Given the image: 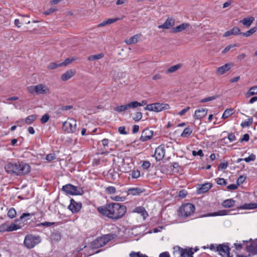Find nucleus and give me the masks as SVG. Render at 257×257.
Masks as SVG:
<instances>
[{"mask_svg": "<svg viewBox=\"0 0 257 257\" xmlns=\"http://www.w3.org/2000/svg\"><path fill=\"white\" fill-rule=\"evenodd\" d=\"M97 210L102 215L116 220L124 215L126 211V207L118 203H110L104 206L98 207Z\"/></svg>", "mask_w": 257, "mask_h": 257, "instance_id": "nucleus-1", "label": "nucleus"}, {"mask_svg": "<svg viewBox=\"0 0 257 257\" xmlns=\"http://www.w3.org/2000/svg\"><path fill=\"white\" fill-rule=\"evenodd\" d=\"M195 209L194 205L190 203L182 204L178 210V214L180 216L186 218L193 213Z\"/></svg>", "mask_w": 257, "mask_h": 257, "instance_id": "nucleus-2", "label": "nucleus"}, {"mask_svg": "<svg viewBox=\"0 0 257 257\" xmlns=\"http://www.w3.org/2000/svg\"><path fill=\"white\" fill-rule=\"evenodd\" d=\"M41 241V238L39 235L30 234L25 236L24 244L28 248H32Z\"/></svg>", "mask_w": 257, "mask_h": 257, "instance_id": "nucleus-3", "label": "nucleus"}, {"mask_svg": "<svg viewBox=\"0 0 257 257\" xmlns=\"http://www.w3.org/2000/svg\"><path fill=\"white\" fill-rule=\"evenodd\" d=\"M170 108V106L167 103H155L147 105L145 109L155 112H160Z\"/></svg>", "mask_w": 257, "mask_h": 257, "instance_id": "nucleus-4", "label": "nucleus"}, {"mask_svg": "<svg viewBox=\"0 0 257 257\" xmlns=\"http://www.w3.org/2000/svg\"><path fill=\"white\" fill-rule=\"evenodd\" d=\"M76 120L73 118H68L63 123L62 128L68 133H75L76 132Z\"/></svg>", "mask_w": 257, "mask_h": 257, "instance_id": "nucleus-5", "label": "nucleus"}, {"mask_svg": "<svg viewBox=\"0 0 257 257\" xmlns=\"http://www.w3.org/2000/svg\"><path fill=\"white\" fill-rule=\"evenodd\" d=\"M62 190L70 195H82L84 192L82 189H78L76 186H73L71 184H68L63 186Z\"/></svg>", "mask_w": 257, "mask_h": 257, "instance_id": "nucleus-6", "label": "nucleus"}, {"mask_svg": "<svg viewBox=\"0 0 257 257\" xmlns=\"http://www.w3.org/2000/svg\"><path fill=\"white\" fill-rule=\"evenodd\" d=\"M142 104L136 101H132L127 104L125 105H122L120 106H117V107H115L114 110L115 111L118 112H121L122 111H124L126 110H127L128 108H136L138 106H141Z\"/></svg>", "mask_w": 257, "mask_h": 257, "instance_id": "nucleus-7", "label": "nucleus"}, {"mask_svg": "<svg viewBox=\"0 0 257 257\" xmlns=\"http://www.w3.org/2000/svg\"><path fill=\"white\" fill-rule=\"evenodd\" d=\"M17 175H24L28 174L31 171V167L28 164L21 162L18 163Z\"/></svg>", "mask_w": 257, "mask_h": 257, "instance_id": "nucleus-8", "label": "nucleus"}, {"mask_svg": "<svg viewBox=\"0 0 257 257\" xmlns=\"http://www.w3.org/2000/svg\"><path fill=\"white\" fill-rule=\"evenodd\" d=\"M174 249H177L174 250V253H178L180 254V257H193L192 254L194 253V251L192 250V248L183 249L180 247H176L174 248Z\"/></svg>", "mask_w": 257, "mask_h": 257, "instance_id": "nucleus-9", "label": "nucleus"}, {"mask_svg": "<svg viewBox=\"0 0 257 257\" xmlns=\"http://www.w3.org/2000/svg\"><path fill=\"white\" fill-rule=\"evenodd\" d=\"M230 248L228 246L224 244H219L216 246V250L222 256H229Z\"/></svg>", "mask_w": 257, "mask_h": 257, "instance_id": "nucleus-10", "label": "nucleus"}, {"mask_svg": "<svg viewBox=\"0 0 257 257\" xmlns=\"http://www.w3.org/2000/svg\"><path fill=\"white\" fill-rule=\"evenodd\" d=\"M154 134V132L149 128H145L143 130L140 140L142 142H146L150 140Z\"/></svg>", "mask_w": 257, "mask_h": 257, "instance_id": "nucleus-11", "label": "nucleus"}, {"mask_svg": "<svg viewBox=\"0 0 257 257\" xmlns=\"http://www.w3.org/2000/svg\"><path fill=\"white\" fill-rule=\"evenodd\" d=\"M36 94H49L51 93L50 89L45 85L39 84L36 85Z\"/></svg>", "mask_w": 257, "mask_h": 257, "instance_id": "nucleus-12", "label": "nucleus"}, {"mask_svg": "<svg viewBox=\"0 0 257 257\" xmlns=\"http://www.w3.org/2000/svg\"><path fill=\"white\" fill-rule=\"evenodd\" d=\"M82 207L81 202H76L74 200L71 199L70 204L68 206V208L73 212H78Z\"/></svg>", "mask_w": 257, "mask_h": 257, "instance_id": "nucleus-13", "label": "nucleus"}, {"mask_svg": "<svg viewBox=\"0 0 257 257\" xmlns=\"http://www.w3.org/2000/svg\"><path fill=\"white\" fill-rule=\"evenodd\" d=\"M165 154V149L163 145L158 147L155 150V156L157 160H162Z\"/></svg>", "mask_w": 257, "mask_h": 257, "instance_id": "nucleus-14", "label": "nucleus"}, {"mask_svg": "<svg viewBox=\"0 0 257 257\" xmlns=\"http://www.w3.org/2000/svg\"><path fill=\"white\" fill-rule=\"evenodd\" d=\"M18 163H9L5 166V169L7 172L10 174H15L17 175Z\"/></svg>", "mask_w": 257, "mask_h": 257, "instance_id": "nucleus-15", "label": "nucleus"}, {"mask_svg": "<svg viewBox=\"0 0 257 257\" xmlns=\"http://www.w3.org/2000/svg\"><path fill=\"white\" fill-rule=\"evenodd\" d=\"M175 25V20L172 18H168L162 25L158 26L159 29H168Z\"/></svg>", "mask_w": 257, "mask_h": 257, "instance_id": "nucleus-16", "label": "nucleus"}, {"mask_svg": "<svg viewBox=\"0 0 257 257\" xmlns=\"http://www.w3.org/2000/svg\"><path fill=\"white\" fill-rule=\"evenodd\" d=\"M207 111L205 108L197 109L195 111L194 117L195 119H201L206 115Z\"/></svg>", "mask_w": 257, "mask_h": 257, "instance_id": "nucleus-17", "label": "nucleus"}, {"mask_svg": "<svg viewBox=\"0 0 257 257\" xmlns=\"http://www.w3.org/2000/svg\"><path fill=\"white\" fill-rule=\"evenodd\" d=\"M232 66L231 64H226L219 68L216 70V73L218 75H222L225 72L229 70Z\"/></svg>", "mask_w": 257, "mask_h": 257, "instance_id": "nucleus-18", "label": "nucleus"}, {"mask_svg": "<svg viewBox=\"0 0 257 257\" xmlns=\"http://www.w3.org/2000/svg\"><path fill=\"white\" fill-rule=\"evenodd\" d=\"M212 184L206 183L202 184L198 189L197 192L198 194H202L208 191L211 187Z\"/></svg>", "mask_w": 257, "mask_h": 257, "instance_id": "nucleus-19", "label": "nucleus"}, {"mask_svg": "<svg viewBox=\"0 0 257 257\" xmlns=\"http://www.w3.org/2000/svg\"><path fill=\"white\" fill-rule=\"evenodd\" d=\"M242 33L240 32V29L238 27H234L231 30L229 31H226L224 34V37H228L231 35H241Z\"/></svg>", "mask_w": 257, "mask_h": 257, "instance_id": "nucleus-20", "label": "nucleus"}, {"mask_svg": "<svg viewBox=\"0 0 257 257\" xmlns=\"http://www.w3.org/2000/svg\"><path fill=\"white\" fill-rule=\"evenodd\" d=\"M190 25L188 23H183L179 26H178L176 27H174L172 29V32L173 33H178L181 32L184 30H185L186 28L189 27Z\"/></svg>", "mask_w": 257, "mask_h": 257, "instance_id": "nucleus-21", "label": "nucleus"}, {"mask_svg": "<svg viewBox=\"0 0 257 257\" xmlns=\"http://www.w3.org/2000/svg\"><path fill=\"white\" fill-rule=\"evenodd\" d=\"M134 212H136L138 213H140L143 217L144 219H145L147 216H148V214L145 208L142 206L137 207L135 208L133 211Z\"/></svg>", "mask_w": 257, "mask_h": 257, "instance_id": "nucleus-22", "label": "nucleus"}, {"mask_svg": "<svg viewBox=\"0 0 257 257\" xmlns=\"http://www.w3.org/2000/svg\"><path fill=\"white\" fill-rule=\"evenodd\" d=\"M61 235L58 231L52 232L51 234L50 239L52 242H57L61 239Z\"/></svg>", "mask_w": 257, "mask_h": 257, "instance_id": "nucleus-23", "label": "nucleus"}, {"mask_svg": "<svg viewBox=\"0 0 257 257\" xmlns=\"http://www.w3.org/2000/svg\"><path fill=\"white\" fill-rule=\"evenodd\" d=\"M254 20V18L253 17H249L244 18L242 20L239 21V23H242L244 26L246 27H249L251 24L252 23L253 21Z\"/></svg>", "mask_w": 257, "mask_h": 257, "instance_id": "nucleus-24", "label": "nucleus"}, {"mask_svg": "<svg viewBox=\"0 0 257 257\" xmlns=\"http://www.w3.org/2000/svg\"><path fill=\"white\" fill-rule=\"evenodd\" d=\"M128 195H137L143 192V190L138 187L130 188L127 191Z\"/></svg>", "mask_w": 257, "mask_h": 257, "instance_id": "nucleus-25", "label": "nucleus"}, {"mask_svg": "<svg viewBox=\"0 0 257 257\" xmlns=\"http://www.w3.org/2000/svg\"><path fill=\"white\" fill-rule=\"evenodd\" d=\"M235 201L232 199H229L224 200L222 205L225 208H230L234 206Z\"/></svg>", "mask_w": 257, "mask_h": 257, "instance_id": "nucleus-26", "label": "nucleus"}, {"mask_svg": "<svg viewBox=\"0 0 257 257\" xmlns=\"http://www.w3.org/2000/svg\"><path fill=\"white\" fill-rule=\"evenodd\" d=\"M229 211L222 210L214 212L213 213L208 214L206 216H222L227 215Z\"/></svg>", "mask_w": 257, "mask_h": 257, "instance_id": "nucleus-27", "label": "nucleus"}, {"mask_svg": "<svg viewBox=\"0 0 257 257\" xmlns=\"http://www.w3.org/2000/svg\"><path fill=\"white\" fill-rule=\"evenodd\" d=\"M33 215H34L33 213H24L21 216L20 218L17 220V221H19L21 220L23 222H25L27 220L29 219V217L32 216Z\"/></svg>", "mask_w": 257, "mask_h": 257, "instance_id": "nucleus-28", "label": "nucleus"}, {"mask_svg": "<svg viewBox=\"0 0 257 257\" xmlns=\"http://www.w3.org/2000/svg\"><path fill=\"white\" fill-rule=\"evenodd\" d=\"M239 209H255L257 208V204L256 203H248V204H244L242 206L238 207Z\"/></svg>", "mask_w": 257, "mask_h": 257, "instance_id": "nucleus-29", "label": "nucleus"}, {"mask_svg": "<svg viewBox=\"0 0 257 257\" xmlns=\"http://www.w3.org/2000/svg\"><path fill=\"white\" fill-rule=\"evenodd\" d=\"M73 75V73L71 70L67 71L61 76V79L63 81H66L70 79Z\"/></svg>", "mask_w": 257, "mask_h": 257, "instance_id": "nucleus-30", "label": "nucleus"}, {"mask_svg": "<svg viewBox=\"0 0 257 257\" xmlns=\"http://www.w3.org/2000/svg\"><path fill=\"white\" fill-rule=\"evenodd\" d=\"M119 20L118 18H112V19H109L103 22L102 23H100L98 25V27H102L106 25H109L113 23H114L118 21Z\"/></svg>", "mask_w": 257, "mask_h": 257, "instance_id": "nucleus-31", "label": "nucleus"}, {"mask_svg": "<svg viewBox=\"0 0 257 257\" xmlns=\"http://www.w3.org/2000/svg\"><path fill=\"white\" fill-rule=\"evenodd\" d=\"M192 133V130L189 127H186L183 133L181 135V137L183 138H187Z\"/></svg>", "mask_w": 257, "mask_h": 257, "instance_id": "nucleus-32", "label": "nucleus"}, {"mask_svg": "<svg viewBox=\"0 0 257 257\" xmlns=\"http://www.w3.org/2000/svg\"><path fill=\"white\" fill-rule=\"evenodd\" d=\"M233 109L232 108L226 109L223 112L222 118L225 119L231 116L233 113Z\"/></svg>", "mask_w": 257, "mask_h": 257, "instance_id": "nucleus-33", "label": "nucleus"}, {"mask_svg": "<svg viewBox=\"0 0 257 257\" xmlns=\"http://www.w3.org/2000/svg\"><path fill=\"white\" fill-rule=\"evenodd\" d=\"M114 234H106L103 236L100 237V240H103L106 244L108 242H109L111 239L113 238Z\"/></svg>", "mask_w": 257, "mask_h": 257, "instance_id": "nucleus-34", "label": "nucleus"}, {"mask_svg": "<svg viewBox=\"0 0 257 257\" xmlns=\"http://www.w3.org/2000/svg\"><path fill=\"white\" fill-rule=\"evenodd\" d=\"M138 38L139 37L138 35H135L131 38H130L129 39L126 40L125 41V43L127 45H131L132 44L136 43L138 41Z\"/></svg>", "mask_w": 257, "mask_h": 257, "instance_id": "nucleus-35", "label": "nucleus"}, {"mask_svg": "<svg viewBox=\"0 0 257 257\" xmlns=\"http://www.w3.org/2000/svg\"><path fill=\"white\" fill-rule=\"evenodd\" d=\"M104 56L103 53L89 56L87 59L89 61H94L102 58Z\"/></svg>", "mask_w": 257, "mask_h": 257, "instance_id": "nucleus-36", "label": "nucleus"}, {"mask_svg": "<svg viewBox=\"0 0 257 257\" xmlns=\"http://www.w3.org/2000/svg\"><path fill=\"white\" fill-rule=\"evenodd\" d=\"M37 118V115L35 114L29 115L25 119V122L27 124H31L35 121Z\"/></svg>", "mask_w": 257, "mask_h": 257, "instance_id": "nucleus-37", "label": "nucleus"}, {"mask_svg": "<svg viewBox=\"0 0 257 257\" xmlns=\"http://www.w3.org/2000/svg\"><path fill=\"white\" fill-rule=\"evenodd\" d=\"M118 169H117V171L115 170L114 169L112 170H110L109 171V174L111 176V177L112 179L114 180L119 177V174L118 173Z\"/></svg>", "mask_w": 257, "mask_h": 257, "instance_id": "nucleus-38", "label": "nucleus"}, {"mask_svg": "<svg viewBox=\"0 0 257 257\" xmlns=\"http://www.w3.org/2000/svg\"><path fill=\"white\" fill-rule=\"evenodd\" d=\"M181 66V65L179 64L176 65H174L169 68L167 70V73H171L176 72L178 70Z\"/></svg>", "mask_w": 257, "mask_h": 257, "instance_id": "nucleus-39", "label": "nucleus"}, {"mask_svg": "<svg viewBox=\"0 0 257 257\" xmlns=\"http://www.w3.org/2000/svg\"><path fill=\"white\" fill-rule=\"evenodd\" d=\"M257 94V86H254L250 87L247 92V96L254 95Z\"/></svg>", "mask_w": 257, "mask_h": 257, "instance_id": "nucleus-40", "label": "nucleus"}, {"mask_svg": "<svg viewBox=\"0 0 257 257\" xmlns=\"http://www.w3.org/2000/svg\"><path fill=\"white\" fill-rule=\"evenodd\" d=\"M257 30V27H253L249 30L246 31L245 33H242V34L244 37H248L254 33Z\"/></svg>", "mask_w": 257, "mask_h": 257, "instance_id": "nucleus-41", "label": "nucleus"}, {"mask_svg": "<svg viewBox=\"0 0 257 257\" xmlns=\"http://www.w3.org/2000/svg\"><path fill=\"white\" fill-rule=\"evenodd\" d=\"M253 122V119L251 117L249 118L247 120L242 122L241 126L242 127H248L250 126Z\"/></svg>", "mask_w": 257, "mask_h": 257, "instance_id": "nucleus-42", "label": "nucleus"}, {"mask_svg": "<svg viewBox=\"0 0 257 257\" xmlns=\"http://www.w3.org/2000/svg\"><path fill=\"white\" fill-rule=\"evenodd\" d=\"M94 243L95 247H101L106 244L105 242L103 240H100V237L97 238L94 241Z\"/></svg>", "mask_w": 257, "mask_h": 257, "instance_id": "nucleus-43", "label": "nucleus"}, {"mask_svg": "<svg viewBox=\"0 0 257 257\" xmlns=\"http://www.w3.org/2000/svg\"><path fill=\"white\" fill-rule=\"evenodd\" d=\"M130 257H148L147 255L141 253L140 252L132 251L130 253Z\"/></svg>", "mask_w": 257, "mask_h": 257, "instance_id": "nucleus-44", "label": "nucleus"}, {"mask_svg": "<svg viewBox=\"0 0 257 257\" xmlns=\"http://www.w3.org/2000/svg\"><path fill=\"white\" fill-rule=\"evenodd\" d=\"M16 214V211L14 208H11L8 212V216L11 218H14Z\"/></svg>", "mask_w": 257, "mask_h": 257, "instance_id": "nucleus-45", "label": "nucleus"}, {"mask_svg": "<svg viewBox=\"0 0 257 257\" xmlns=\"http://www.w3.org/2000/svg\"><path fill=\"white\" fill-rule=\"evenodd\" d=\"M20 228V227L19 225L15 224H12L8 227L7 230L8 231H12L14 230H16Z\"/></svg>", "mask_w": 257, "mask_h": 257, "instance_id": "nucleus-46", "label": "nucleus"}, {"mask_svg": "<svg viewBox=\"0 0 257 257\" xmlns=\"http://www.w3.org/2000/svg\"><path fill=\"white\" fill-rule=\"evenodd\" d=\"M61 66L60 63L52 62L48 66L47 68L49 69H54L57 67Z\"/></svg>", "mask_w": 257, "mask_h": 257, "instance_id": "nucleus-47", "label": "nucleus"}, {"mask_svg": "<svg viewBox=\"0 0 257 257\" xmlns=\"http://www.w3.org/2000/svg\"><path fill=\"white\" fill-rule=\"evenodd\" d=\"M255 156L254 154H251L248 157L243 159V160L246 162L248 163L250 161H253L255 160Z\"/></svg>", "mask_w": 257, "mask_h": 257, "instance_id": "nucleus-48", "label": "nucleus"}, {"mask_svg": "<svg viewBox=\"0 0 257 257\" xmlns=\"http://www.w3.org/2000/svg\"><path fill=\"white\" fill-rule=\"evenodd\" d=\"M142 118V113L141 112H137L135 114V116L133 117V120L135 121H138Z\"/></svg>", "mask_w": 257, "mask_h": 257, "instance_id": "nucleus-49", "label": "nucleus"}, {"mask_svg": "<svg viewBox=\"0 0 257 257\" xmlns=\"http://www.w3.org/2000/svg\"><path fill=\"white\" fill-rule=\"evenodd\" d=\"M218 96H212L206 97L205 98L202 99L201 100L200 102L202 103H204L209 101H211L215 99Z\"/></svg>", "mask_w": 257, "mask_h": 257, "instance_id": "nucleus-50", "label": "nucleus"}, {"mask_svg": "<svg viewBox=\"0 0 257 257\" xmlns=\"http://www.w3.org/2000/svg\"><path fill=\"white\" fill-rule=\"evenodd\" d=\"M106 191L108 194H113L115 193L116 189L113 186H109L106 188Z\"/></svg>", "mask_w": 257, "mask_h": 257, "instance_id": "nucleus-51", "label": "nucleus"}, {"mask_svg": "<svg viewBox=\"0 0 257 257\" xmlns=\"http://www.w3.org/2000/svg\"><path fill=\"white\" fill-rule=\"evenodd\" d=\"M49 117H50L48 114H45L44 115H43L42 118H41V123H45L46 122H47L49 120Z\"/></svg>", "mask_w": 257, "mask_h": 257, "instance_id": "nucleus-52", "label": "nucleus"}, {"mask_svg": "<svg viewBox=\"0 0 257 257\" xmlns=\"http://www.w3.org/2000/svg\"><path fill=\"white\" fill-rule=\"evenodd\" d=\"M56 10H57L56 8H51L45 11V12H44L43 14H45V15H49L52 14L53 13H54V12H55Z\"/></svg>", "mask_w": 257, "mask_h": 257, "instance_id": "nucleus-53", "label": "nucleus"}, {"mask_svg": "<svg viewBox=\"0 0 257 257\" xmlns=\"http://www.w3.org/2000/svg\"><path fill=\"white\" fill-rule=\"evenodd\" d=\"M246 179V177H244V176H240L237 179V181H236V182H237V185H240V184H242L244 181H245Z\"/></svg>", "mask_w": 257, "mask_h": 257, "instance_id": "nucleus-54", "label": "nucleus"}, {"mask_svg": "<svg viewBox=\"0 0 257 257\" xmlns=\"http://www.w3.org/2000/svg\"><path fill=\"white\" fill-rule=\"evenodd\" d=\"M56 159L54 154H49L46 156V159L48 161H51Z\"/></svg>", "mask_w": 257, "mask_h": 257, "instance_id": "nucleus-55", "label": "nucleus"}, {"mask_svg": "<svg viewBox=\"0 0 257 257\" xmlns=\"http://www.w3.org/2000/svg\"><path fill=\"white\" fill-rule=\"evenodd\" d=\"M228 166V163L227 162L225 163H221L218 165V169L221 170H224Z\"/></svg>", "mask_w": 257, "mask_h": 257, "instance_id": "nucleus-56", "label": "nucleus"}, {"mask_svg": "<svg viewBox=\"0 0 257 257\" xmlns=\"http://www.w3.org/2000/svg\"><path fill=\"white\" fill-rule=\"evenodd\" d=\"M217 183L221 186H225L227 184L226 180L223 178H219L217 181Z\"/></svg>", "mask_w": 257, "mask_h": 257, "instance_id": "nucleus-57", "label": "nucleus"}, {"mask_svg": "<svg viewBox=\"0 0 257 257\" xmlns=\"http://www.w3.org/2000/svg\"><path fill=\"white\" fill-rule=\"evenodd\" d=\"M73 59L67 58L64 62L60 63L61 66H66L69 64L71 63L73 61Z\"/></svg>", "mask_w": 257, "mask_h": 257, "instance_id": "nucleus-58", "label": "nucleus"}, {"mask_svg": "<svg viewBox=\"0 0 257 257\" xmlns=\"http://www.w3.org/2000/svg\"><path fill=\"white\" fill-rule=\"evenodd\" d=\"M192 154L194 156L198 155L200 156V157H203L204 156V154L202 150H199L198 151H193L192 152Z\"/></svg>", "mask_w": 257, "mask_h": 257, "instance_id": "nucleus-59", "label": "nucleus"}, {"mask_svg": "<svg viewBox=\"0 0 257 257\" xmlns=\"http://www.w3.org/2000/svg\"><path fill=\"white\" fill-rule=\"evenodd\" d=\"M36 85H35V86H31L30 87H28V90L29 92L31 93V94H33L34 93H36Z\"/></svg>", "mask_w": 257, "mask_h": 257, "instance_id": "nucleus-60", "label": "nucleus"}, {"mask_svg": "<svg viewBox=\"0 0 257 257\" xmlns=\"http://www.w3.org/2000/svg\"><path fill=\"white\" fill-rule=\"evenodd\" d=\"M249 139V136L248 134H244L242 138H241L240 139V142L242 143V142L243 141H245V142H248V140Z\"/></svg>", "mask_w": 257, "mask_h": 257, "instance_id": "nucleus-61", "label": "nucleus"}, {"mask_svg": "<svg viewBox=\"0 0 257 257\" xmlns=\"http://www.w3.org/2000/svg\"><path fill=\"white\" fill-rule=\"evenodd\" d=\"M151 166V164L149 161H144L142 164V167L144 169H148Z\"/></svg>", "mask_w": 257, "mask_h": 257, "instance_id": "nucleus-62", "label": "nucleus"}, {"mask_svg": "<svg viewBox=\"0 0 257 257\" xmlns=\"http://www.w3.org/2000/svg\"><path fill=\"white\" fill-rule=\"evenodd\" d=\"M247 247L250 250L249 251H253L255 248L257 249V244L255 242L251 243L250 246H247Z\"/></svg>", "mask_w": 257, "mask_h": 257, "instance_id": "nucleus-63", "label": "nucleus"}, {"mask_svg": "<svg viewBox=\"0 0 257 257\" xmlns=\"http://www.w3.org/2000/svg\"><path fill=\"white\" fill-rule=\"evenodd\" d=\"M187 194V191L185 190H181L179 192V196L182 198H185Z\"/></svg>", "mask_w": 257, "mask_h": 257, "instance_id": "nucleus-64", "label": "nucleus"}]
</instances>
